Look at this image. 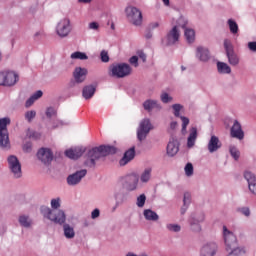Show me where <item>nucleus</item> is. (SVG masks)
I'll use <instances>...</instances> for the list:
<instances>
[{
	"label": "nucleus",
	"mask_w": 256,
	"mask_h": 256,
	"mask_svg": "<svg viewBox=\"0 0 256 256\" xmlns=\"http://www.w3.org/2000/svg\"><path fill=\"white\" fill-rule=\"evenodd\" d=\"M129 63L131 65H134V67H139V58L137 56H132L130 59H129Z\"/></svg>",
	"instance_id": "nucleus-54"
},
{
	"label": "nucleus",
	"mask_w": 256,
	"mask_h": 256,
	"mask_svg": "<svg viewBox=\"0 0 256 256\" xmlns=\"http://www.w3.org/2000/svg\"><path fill=\"white\" fill-rule=\"evenodd\" d=\"M162 103H171L173 101V97L169 96L167 92H163L160 96Z\"/></svg>",
	"instance_id": "nucleus-48"
},
{
	"label": "nucleus",
	"mask_w": 256,
	"mask_h": 256,
	"mask_svg": "<svg viewBox=\"0 0 256 256\" xmlns=\"http://www.w3.org/2000/svg\"><path fill=\"white\" fill-rule=\"evenodd\" d=\"M123 187L128 191H136L139 185V176L137 174H128L120 179Z\"/></svg>",
	"instance_id": "nucleus-11"
},
{
	"label": "nucleus",
	"mask_w": 256,
	"mask_h": 256,
	"mask_svg": "<svg viewBox=\"0 0 256 256\" xmlns=\"http://www.w3.org/2000/svg\"><path fill=\"white\" fill-rule=\"evenodd\" d=\"M18 222L21 225V227H24L25 229H29L33 225V220L28 215H20L18 218Z\"/></svg>",
	"instance_id": "nucleus-32"
},
{
	"label": "nucleus",
	"mask_w": 256,
	"mask_h": 256,
	"mask_svg": "<svg viewBox=\"0 0 256 256\" xmlns=\"http://www.w3.org/2000/svg\"><path fill=\"white\" fill-rule=\"evenodd\" d=\"M63 225V233L66 239H75V227L70 224L64 223Z\"/></svg>",
	"instance_id": "nucleus-28"
},
{
	"label": "nucleus",
	"mask_w": 256,
	"mask_h": 256,
	"mask_svg": "<svg viewBox=\"0 0 256 256\" xmlns=\"http://www.w3.org/2000/svg\"><path fill=\"white\" fill-rule=\"evenodd\" d=\"M61 207V198H54L51 200V208L59 209Z\"/></svg>",
	"instance_id": "nucleus-51"
},
{
	"label": "nucleus",
	"mask_w": 256,
	"mask_h": 256,
	"mask_svg": "<svg viewBox=\"0 0 256 256\" xmlns=\"http://www.w3.org/2000/svg\"><path fill=\"white\" fill-rule=\"evenodd\" d=\"M11 125V118H0V147L1 149H11V141L9 140V130L7 126Z\"/></svg>",
	"instance_id": "nucleus-4"
},
{
	"label": "nucleus",
	"mask_w": 256,
	"mask_h": 256,
	"mask_svg": "<svg viewBox=\"0 0 256 256\" xmlns=\"http://www.w3.org/2000/svg\"><path fill=\"white\" fill-rule=\"evenodd\" d=\"M237 212L240 213V215H244V217H251V210L249 207H240L237 209Z\"/></svg>",
	"instance_id": "nucleus-46"
},
{
	"label": "nucleus",
	"mask_w": 256,
	"mask_h": 256,
	"mask_svg": "<svg viewBox=\"0 0 256 256\" xmlns=\"http://www.w3.org/2000/svg\"><path fill=\"white\" fill-rule=\"evenodd\" d=\"M35 99H34V97L33 96H31L27 101H26V103H25V107H31V105H33V103H35Z\"/></svg>",
	"instance_id": "nucleus-60"
},
{
	"label": "nucleus",
	"mask_w": 256,
	"mask_h": 256,
	"mask_svg": "<svg viewBox=\"0 0 256 256\" xmlns=\"http://www.w3.org/2000/svg\"><path fill=\"white\" fill-rule=\"evenodd\" d=\"M7 163L12 177H14V179H21V177H23V170L19 158L15 155H9L7 157Z\"/></svg>",
	"instance_id": "nucleus-6"
},
{
	"label": "nucleus",
	"mask_w": 256,
	"mask_h": 256,
	"mask_svg": "<svg viewBox=\"0 0 256 256\" xmlns=\"http://www.w3.org/2000/svg\"><path fill=\"white\" fill-rule=\"evenodd\" d=\"M7 233V225L0 224V235H5Z\"/></svg>",
	"instance_id": "nucleus-62"
},
{
	"label": "nucleus",
	"mask_w": 256,
	"mask_h": 256,
	"mask_svg": "<svg viewBox=\"0 0 256 256\" xmlns=\"http://www.w3.org/2000/svg\"><path fill=\"white\" fill-rule=\"evenodd\" d=\"M88 27H89V29H92V30H94V31H97V30L99 29V23H97V22H91Z\"/></svg>",
	"instance_id": "nucleus-59"
},
{
	"label": "nucleus",
	"mask_w": 256,
	"mask_h": 256,
	"mask_svg": "<svg viewBox=\"0 0 256 256\" xmlns=\"http://www.w3.org/2000/svg\"><path fill=\"white\" fill-rule=\"evenodd\" d=\"M87 175V169H82L79 171H76L73 174H70L67 178V184L70 187H75V185H79L80 181Z\"/></svg>",
	"instance_id": "nucleus-15"
},
{
	"label": "nucleus",
	"mask_w": 256,
	"mask_h": 256,
	"mask_svg": "<svg viewBox=\"0 0 256 256\" xmlns=\"http://www.w3.org/2000/svg\"><path fill=\"white\" fill-rule=\"evenodd\" d=\"M166 151L169 157H175V155L179 153V141H177V139L170 140Z\"/></svg>",
	"instance_id": "nucleus-24"
},
{
	"label": "nucleus",
	"mask_w": 256,
	"mask_h": 256,
	"mask_svg": "<svg viewBox=\"0 0 256 256\" xmlns=\"http://www.w3.org/2000/svg\"><path fill=\"white\" fill-rule=\"evenodd\" d=\"M32 149H33V145L31 144V142H27L26 144L23 145L24 153H31Z\"/></svg>",
	"instance_id": "nucleus-53"
},
{
	"label": "nucleus",
	"mask_w": 256,
	"mask_h": 256,
	"mask_svg": "<svg viewBox=\"0 0 256 256\" xmlns=\"http://www.w3.org/2000/svg\"><path fill=\"white\" fill-rule=\"evenodd\" d=\"M146 221H157L159 219V214L151 209H145L143 212Z\"/></svg>",
	"instance_id": "nucleus-34"
},
{
	"label": "nucleus",
	"mask_w": 256,
	"mask_h": 256,
	"mask_svg": "<svg viewBox=\"0 0 256 256\" xmlns=\"http://www.w3.org/2000/svg\"><path fill=\"white\" fill-rule=\"evenodd\" d=\"M217 71L220 75H230L231 66L225 62H217Z\"/></svg>",
	"instance_id": "nucleus-30"
},
{
	"label": "nucleus",
	"mask_w": 256,
	"mask_h": 256,
	"mask_svg": "<svg viewBox=\"0 0 256 256\" xmlns=\"http://www.w3.org/2000/svg\"><path fill=\"white\" fill-rule=\"evenodd\" d=\"M126 15L128 17V20L133 25L139 26L141 23H143V14H141V11L133 6H128L126 8Z\"/></svg>",
	"instance_id": "nucleus-10"
},
{
	"label": "nucleus",
	"mask_w": 256,
	"mask_h": 256,
	"mask_svg": "<svg viewBox=\"0 0 256 256\" xmlns=\"http://www.w3.org/2000/svg\"><path fill=\"white\" fill-rule=\"evenodd\" d=\"M151 168H146L140 175V181L141 183H149L151 180V173H152Z\"/></svg>",
	"instance_id": "nucleus-35"
},
{
	"label": "nucleus",
	"mask_w": 256,
	"mask_h": 256,
	"mask_svg": "<svg viewBox=\"0 0 256 256\" xmlns=\"http://www.w3.org/2000/svg\"><path fill=\"white\" fill-rule=\"evenodd\" d=\"M84 153L85 149L81 147L65 151V155L68 157V159H79V157H82Z\"/></svg>",
	"instance_id": "nucleus-27"
},
{
	"label": "nucleus",
	"mask_w": 256,
	"mask_h": 256,
	"mask_svg": "<svg viewBox=\"0 0 256 256\" xmlns=\"http://www.w3.org/2000/svg\"><path fill=\"white\" fill-rule=\"evenodd\" d=\"M32 97L37 101V99H41V97H43V91H41V90H38V91H36L33 95H32Z\"/></svg>",
	"instance_id": "nucleus-58"
},
{
	"label": "nucleus",
	"mask_w": 256,
	"mask_h": 256,
	"mask_svg": "<svg viewBox=\"0 0 256 256\" xmlns=\"http://www.w3.org/2000/svg\"><path fill=\"white\" fill-rule=\"evenodd\" d=\"M95 86L93 85H88L85 86L82 90V97H84V99H91L93 97V95H95Z\"/></svg>",
	"instance_id": "nucleus-33"
},
{
	"label": "nucleus",
	"mask_w": 256,
	"mask_h": 256,
	"mask_svg": "<svg viewBox=\"0 0 256 256\" xmlns=\"http://www.w3.org/2000/svg\"><path fill=\"white\" fill-rule=\"evenodd\" d=\"M196 57L199 59V61L207 63V61L211 59V54L209 53V49L200 46L196 49Z\"/></svg>",
	"instance_id": "nucleus-21"
},
{
	"label": "nucleus",
	"mask_w": 256,
	"mask_h": 256,
	"mask_svg": "<svg viewBox=\"0 0 256 256\" xmlns=\"http://www.w3.org/2000/svg\"><path fill=\"white\" fill-rule=\"evenodd\" d=\"M180 119L182 121V135H187V126L189 125V119L185 116H180Z\"/></svg>",
	"instance_id": "nucleus-41"
},
{
	"label": "nucleus",
	"mask_w": 256,
	"mask_h": 256,
	"mask_svg": "<svg viewBox=\"0 0 256 256\" xmlns=\"http://www.w3.org/2000/svg\"><path fill=\"white\" fill-rule=\"evenodd\" d=\"M19 81V76L13 71L0 72V85L3 87H13Z\"/></svg>",
	"instance_id": "nucleus-8"
},
{
	"label": "nucleus",
	"mask_w": 256,
	"mask_h": 256,
	"mask_svg": "<svg viewBox=\"0 0 256 256\" xmlns=\"http://www.w3.org/2000/svg\"><path fill=\"white\" fill-rule=\"evenodd\" d=\"M219 251V245L215 242H206L200 248V256H215Z\"/></svg>",
	"instance_id": "nucleus-14"
},
{
	"label": "nucleus",
	"mask_w": 256,
	"mask_h": 256,
	"mask_svg": "<svg viewBox=\"0 0 256 256\" xmlns=\"http://www.w3.org/2000/svg\"><path fill=\"white\" fill-rule=\"evenodd\" d=\"M173 115L176 117H181V112L183 111V105L181 104H173L172 105Z\"/></svg>",
	"instance_id": "nucleus-40"
},
{
	"label": "nucleus",
	"mask_w": 256,
	"mask_h": 256,
	"mask_svg": "<svg viewBox=\"0 0 256 256\" xmlns=\"http://www.w3.org/2000/svg\"><path fill=\"white\" fill-rule=\"evenodd\" d=\"M223 239L225 243L226 256H242L247 253L244 246L237 245V236L230 231L227 226H223Z\"/></svg>",
	"instance_id": "nucleus-2"
},
{
	"label": "nucleus",
	"mask_w": 256,
	"mask_h": 256,
	"mask_svg": "<svg viewBox=\"0 0 256 256\" xmlns=\"http://www.w3.org/2000/svg\"><path fill=\"white\" fill-rule=\"evenodd\" d=\"M228 27L233 35H237V33H239V25H237V22L233 19L228 20Z\"/></svg>",
	"instance_id": "nucleus-38"
},
{
	"label": "nucleus",
	"mask_w": 256,
	"mask_h": 256,
	"mask_svg": "<svg viewBox=\"0 0 256 256\" xmlns=\"http://www.w3.org/2000/svg\"><path fill=\"white\" fill-rule=\"evenodd\" d=\"M79 82H77L75 79L71 80L68 84H67V89L69 91H72V89H74V91H78L79 89Z\"/></svg>",
	"instance_id": "nucleus-45"
},
{
	"label": "nucleus",
	"mask_w": 256,
	"mask_h": 256,
	"mask_svg": "<svg viewBox=\"0 0 256 256\" xmlns=\"http://www.w3.org/2000/svg\"><path fill=\"white\" fill-rule=\"evenodd\" d=\"M55 115H57V110H55V108L48 107L46 109V117H48V119H51V117H55Z\"/></svg>",
	"instance_id": "nucleus-52"
},
{
	"label": "nucleus",
	"mask_w": 256,
	"mask_h": 256,
	"mask_svg": "<svg viewBox=\"0 0 256 256\" xmlns=\"http://www.w3.org/2000/svg\"><path fill=\"white\" fill-rule=\"evenodd\" d=\"M230 135L231 137H233V139H238L239 141H243V139H245V132L243 131V126H241V123L239 121H234L230 129Z\"/></svg>",
	"instance_id": "nucleus-17"
},
{
	"label": "nucleus",
	"mask_w": 256,
	"mask_h": 256,
	"mask_svg": "<svg viewBox=\"0 0 256 256\" xmlns=\"http://www.w3.org/2000/svg\"><path fill=\"white\" fill-rule=\"evenodd\" d=\"M125 256H139L135 252H128Z\"/></svg>",
	"instance_id": "nucleus-64"
},
{
	"label": "nucleus",
	"mask_w": 256,
	"mask_h": 256,
	"mask_svg": "<svg viewBox=\"0 0 256 256\" xmlns=\"http://www.w3.org/2000/svg\"><path fill=\"white\" fill-rule=\"evenodd\" d=\"M166 229L172 233H179L181 231V225L179 224H167Z\"/></svg>",
	"instance_id": "nucleus-42"
},
{
	"label": "nucleus",
	"mask_w": 256,
	"mask_h": 256,
	"mask_svg": "<svg viewBox=\"0 0 256 256\" xmlns=\"http://www.w3.org/2000/svg\"><path fill=\"white\" fill-rule=\"evenodd\" d=\"M184 35L188 43H193V41H195V30L186 28Z\"/></svg>",
	"instance_id": "nucleus-39"
},
{
	"label": "nucleus",
	"mask_w": 256,
	"mask_h": 256,
	"mask_svg": "<svg viewBox=\"0 0 256 256\" xmlns=\"http://www.w3.org/2000/svg\"><path fill=\"white\" fill-rule=\"evenodd\" d=\"M145 201H147V196H145V194H141L140 196H138L136 200L137 207H145Z\"/></svg>",
	"instance_id": "nucleus-43"
},
{
	"label": "nucleus",
	"mask_w": 256,
	"mask_h": 256,
	"mask_svg": "<svg viewBox=\"0 0 256 256\" xmlns=\"http://www.w3.org/2000/svg\"><path fill=\"white\" fill-rule=\"evenodd\" d=\"M100 215L101 211L99 210V208H96L91 212V219H97Z\"/></svg>",
	"instance_id": "nucleus-55"
},
{
	"label": "nucleus",
	"mask_w": 256,
	"mask_h": 256,
	"mask_svg": "<svg viewBox=\"0 0 256 256\" xmlns=\"http://www.w3.org/2000/svg\"><path fill=\"white\" fill-rule=\"evenodd\" d=\"M197 141V128L192 127L190 129V134L187 139V147L191 149V147H195V142Z\"/></svg>",
	"instance_id": "nucleus-29"
},
{
	"label": "nucleus",
	"mask_w": 256,
	"mask_h": 256,
	"mask_svg": "<svg viewBox=\"0 0 256 256\" xmlns=\"http://www.w3.org/2000/svg\"><path fill=\"white\" fill-rule=\"evenodd\" d=\"M229 153H230L231 157L234 158V161H239V157H241V152L239 151L237 146H230Z\"/></svg>",
	"instance_id": "nucleus-37"
},
{
	"label": "nucleus",
	"mask_w": 256,
	"mask_h": 256,
	"mask_svg": "<svg viewBox=\"0 0 256 256\" xmlns=\"http://www.w3.org/2000/svg\"><path fill=\"white\" fill-rule=\"evenodd\" d=\"M134 159H135V147H132L124 153L122 159H120L119 161V165L121 167H125L127 163H130V161H133Z\"/></svg>",
	"instance_id": "nucleus-22"
},
{
	"label": "nucleus",
	"mask_w": 256,
	"mask_h": 256,
	"mask_svg": "<svg viewBox=\"0 0 256 256\" xmlns=\"http://www.w3.org/2000/svg\"><path fill=\"white\" fill-rule=\"evenodd\" d=\"M203 221H205V214L203 213L192 214L188 219L190 230L193 233H201V230H202L201 223H203Z\"/></svg>",
	"instance_id": "nucleus-12"
},
{
	"label": "nucleus",
	"mask_w": 256,
	"mask_h": 256,
	"mask_svg": "<svg viewBox=\"0 0 256 256\" xmlns=\"http://www.w3.org/2000/svg\"><path fill=\"white\" fill-rule=\"evenodd\" d=\"M37 157L44 165H50L53 161V151L49 148H41L37 152Z\"/></svg>",
	"instance_id": "nucleus-16"
},
{
	"label": "nucleus",
	"mask_w": 256,
	"mask_h": 256,
	"mask_svg": "<svg viewBox=\"0 0 256 256\" xmlns=\"http://www.w3.org/2000/svg\"><path fill=\"white\" fill-rule=\"evenodd\" d=\"M152 129L153 125H151V120L149 118H144L137 129L138 141H145L147 139V135H149Z\"/></svg>",
	"instance_id": "nucleus-9"
},
{
	"label": "nucleus",
	"mask_w": 256,
	"mask_h": 256,
	"mask_svg": "<svg viewBox=\"0 0 256 256\" xmlns=\"http://www.w3.org/2000/svg\"><path fill=\"white\" fill-rule=\"evenodd\" d=\"M184 171L187 177H191L193 175V164L187 163Z\"/></svg>",
	"instance_id": "nucleus-50"
},
{
	"label": "nucleus",
	"mask_w": 256,
	"mask_h": 256,
	"mask_svg": "<svg viewBox=\"0 0 256 256\" xmlns=\"http://www.w3.org/2000/svg\"><path fill=\"white\" fill-rule=\"evenodd\" d=\"M189 205H191V193L185 192L183 197V206L181 207V215H185V213H187Z\"/></svg>",
	"instance_id": "nucleus-31"
},
{
	"label": "nucleus",
	"mask_w": 256,
	"mask_h": 256,
	"mask_svg": "<svg viewBox=\"0 0 256 256\" xmlns=\"http://www.w3.org/2000/svg\"><path fill=\"white\" fill-rule=\"evenodd\" d=\"M178 25L179 27H182V29H185L187 27V20H185L184 18H180L178 20Z\"/></svg>",
	"instance_id": "nucleus-56"
},
{
	"label": "nucleus",
	"mask_w": 256,
	"mask_h": 256,
	"mask_svg": "<svg viewBox=\"0 0 256 256\" xmlns=\"http://www.w3.org/2000/svg\"><path fill=\"white\" fill-rule=\"evenodd\" d=\"M131 71V66L127 63L113 64L110 66L111 77H116L117 79L129 77V75H131Z\"/></svg>",
	"instance_id": "nucleus-5"
},
{
	"label": "nucleus",
	"mask_w": 256,
	"mask_h": 256,
	"mask_svg": "<svg viewBox=\"0 0 256 256\" xmlns=\"http://www.w3.org/2000/svg\"><path fill=\"white\" fill-rule=\"evenodd\" d=\"M248 49L250 51H252L253 53H256V42L255 41L249 42L248 43Z\"/></svg>",
	"instance_id": "nucleus-57"
},
{
	"label": "nucleus",
	"mask_w": 256,
	"mask_h": 256,
	"mask_svg": "<svg viewBox=\"0 0 256 256\" xmlns=\"http://www.w3.org/2000/svg\"><path fill=\"white\" fill-rule=\"evenodd\" d=\"M224 49L226 51L228 62L233 66L237 67L239 64V55L235 53V48L233 47V43L229 39L224 40Z\"/></svg>",
	"instance_id": "nucleus-7"
},
{
	"label": "nucleus",
	"mask_w": 256,
	"mask_h": 256,
	"mask_svg": "<svg viewBox=\"0 0 256 256\" xmlns=\"http://www.w3.org/2000/svg\"><path fill=\"white\" fill-rule=\"evenodd\" d=\"M35 117H37V112L35 110H30L25 113V119L28 123H31Z\"/></svg>",
	"instance_id": "nucleus-44"
},
{
	"label": "nucleus",
	"mask_w": 256,
	"mask_h": 256,
	"mask_svg": "<svg viewBox=\"0 0 256 256\" xmlns=\"http://www.w3.org/2000/svg\"><path fill=\"white\" fill-rule=\"evenodd\" d=\"M221 147H222V144H221V140H219V137L212 135L207 145L209 153H216V151H219Z\"/></svg>",
	"instance_id": "nucleus-20"
},
{
	"label": "nucleus",
	"mask_w": 256,
	"mask_h": 256,
	"mask_svg": "<svg viewBox=\"0 0 256 256\" xmlns=\"http://www.w3.org/2000/svg\"><path fill=\"white\" fill-rule=\"evenodd\" d=\"M40 211L46 219L52 221L56 225H65V221H67V216L63 210H51V208L47 206H42Z\"/></svg>",
	"instance_id": "nucleus-3"
},
{
	"label": "nucleus",
	"mask_w": 256,
	"mask_h": 256,
	"mask_svg": "<svg viewBox=\"0 0 256 256\" xmlns=\"http://www.w3.org/2000/svg\"><path fill=\"white\" fill-rule=\"evenodd\" d=\"M73 77L77 83H83L87 79V69L81 67L75 68Z\"/></svg>",
	"instance_id": "nucleus-26"
},
{
	"label": "nucleus",
	"mask_w": 256,
	"mask_h": 256,
	"mask_svg": "<svg viewBox=\"0 0 256 256\" xmlns=\"http://www.w3.org/2000/svg\"><path fill=\"white\" fill-rule=\"evenodd\" d=\"M100 59L102 63H109V52H107V50H102L100 52Z\"/></svg>",
	"instance_id": "nucleus-49"
},
{
	"label": "nucleus",
	"mask_w": 256,
	"mask_h": 256,
	"mask_svg": "<svg viewBox=\"0 0 256 256\" xmlns=\"http://www.w3.org/2000/svg\"><path fill=\"white\" fill-rule=\"evenodd\" d=\"M71 59H79L80 61H87V59H89V56H87V54L85 52H73L71 54Z\"/></svg>",
	"instance_id": "nucleus-36"
},
{
	"label": "nucleus",
	"mask_w": 256,
	"mask_h": 256,
	"mask_svg": "<svg viewBox=\"0 0 256 256\" xmlns=\"http://www.w3.org/2000/svg\"><path fill=\"white\" fill-rule=\"evenodd\" d=\"M26 135L27 137H29V139H39L41 137V134L39 132L33 131L31 129L27 130Z\"/></svg>",
	"instance_id": "nucleus-47"
},
{
	"label": "nucleus",
	"mask_w": 256,
	"mask_h": 256,
	"mask_svg": "<svg viewBox=\"0 0 256 256\" xmlns=\"http://www.w3.org/2000/svg\"><path fill=\"white\" fill-rule=\"evenodd\" d=\"M56 33L59 37H67L71 33V20L64 18L57 24Z\"/></svg>",
	"instance_id": "nucleus-13"
},
{
	"label": "nucleus",
	"mask_w": 256,
	"mask_h": 256,
	"mask_svg": "<svg viewBox=\"0 0 256 256\" xmlns=\"http://www.w3.org/2000/svg\"><path fill=\"white\" fill-rule=\"evenodd\" d=\"M117 153V148L115 146L101 145L99 147H94L90 149L86 154V160L84 165L86 167H95L97 161L101 157H107V155H115Z\"/></svg>",
	"instance_id": "nucleus-1"
},
{
	"label": "nucleus",
	"mask_w": 256,
	"mask_h": 256,
	"mask_svg": "<svg viewBox=\"0 0 256 256\" xmlns=\"http://www.w3.org/2000/svg\"><path fill=\"white\" fill-rule=\"evenodd\" d=\"M143 108L145 109V111H148V113H151V111H153V109H156V111H161V109H162L159 101L151 100V99L144 101Z\"/></svg>",
	"instance_id": "nucleus-25"
},
{
	"label": "nucleus",
	"mask_w": 256,
	"mask_h": 256,
	"mask_svg": "<svg viewBox=\"0 0 256 256\" xmlns=\"http://www.w3.org/2000/svg\"><path fill=\"white\" fill-rule=\"evenodd\" d=\"M244 179L248 183V189L253 195H256V176L253 172L247 170L244 172Z\"/></svg>",
	"instance_id": "nucleus-18"
},
{
	"label": "nucleus",
	"mask_w": 256,
	"mask_h": 256,
	"mask_svg": "<svg viewBox=\"0 0 256 256\" xmlns=\"http://www.w3.org/2000/svg\"><path fill=\"white\" fill-rule=\"evenodd\" d=\"M114 200L116 202V205H123V203L127 201V195L125 194V190H123V188H115Z\"/></svg>",
	"instance_id": "nucleus-23"
},
{
	"label": "nucleus",
	"mask_w": 256,
	"mask_h": 256,
	"mask_svg": "<svg viewBox=\"0 0 256 256\" xmlns=\"http://www.w3.org/2000/svg\"><path fill=\"white\" fill-rule=\"evenodd\" d=\"M179 29L177 26H174L166 36V45H175L179 41L180 37Z\"/></svg>",
	"instance_id": "nucleus-19"
},
{
	"label": "nucleus",
	"mask_w": 256,
	"mask_h": 256,
	"mask_svg": "<svg viewBox=\"0 0 256 256\" xmlns=\"http://www.w3.org/2000/svg\"><path fill=\"white\" fill-rule=\"evenodd\" d=\"M138 56L140 59H142L143 63H145V61H147V55H145V53H143V51L138 52Z\"/></svg>",
	"instance_id": "nucleus-63"
},
{
	"label": "nucleus",
	"mask_w": 256,
	"mask_h": 256,
	"mask_svg": "<svg viewBox=\"0 0 256 256\" xmlns=\"http://www.w3.org/2000/svg\"><path fill=\"white\" fill-rule=\"evenodd\" d=\"M45 35V32L43 30H39L34 34L35 39H41Z\"/></svg>",
	"instance_id": "nucleus-61"
}]
</instances>
